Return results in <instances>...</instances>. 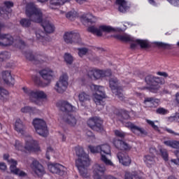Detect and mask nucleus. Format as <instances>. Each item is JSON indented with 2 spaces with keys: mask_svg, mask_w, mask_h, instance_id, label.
<instances>
[{
  "mask_svg": "<svg viewBox=\"0 0 179 179\" xmlns=\"http://www.w3.org/2000/svg\"><path fill=\"white\" fill-rule=\"evenodd\" d=\"M76 155L78 159L76 161V166L78 167L79 173L83 178H89L90 174L87 171V167L90 164L89 155L85 153L83 148L80 146L76 147Z\"/></svg>",
  "mask_w": 179,
  "mask_h": 179,
  "instance_id": "f257e3e1",
  "label": "nucleus"
},
{
  "mask_svg": "<svg viewBox=\"0 0 179 179\" xmlns=\"http://www.w3.org/2000/svg\"><path fill=\"white\" fill-rule=\"evenodd\" d=\"M22 90L24 93L28 96L29 100H31L32 103L37 104V106H43V101L41 100L47 99V94H45L44 91L40 90H30L27 87H22Z\"/></svg>",
  "mask_w": 179,
  "mask_h": 179,
  "instance_id": "f03ea898",
  "label": "nucleus"
},
{
  "mask_svg": "<svg viewBox=\"0 0 179 179\" xmlns=\"http://www.w3.org/2000/svg\"><path fill=\"white\" fill-rule=\"evenodd\" d=\"M25 13L31 22L35 23H41L43 22V12L41 9L37 8L33 3L27 5Z\"/></svg>",
  "mask_w": 179,
  "mask_h": 179,
  "instance_id": "7ed1b4c3",
  "label": "nucleus"
},
{
  "mask_svg": "<svg viewBox=\"0 0 179 179\" xmlns=\"http://www.w3.org/2000/svg\"><path fill=\"white\" fill-rule=\"evenodd\" d=\"M90 87L92 92H95L92 95V99L96 106H104V101H103L106 98L104 88L94 84H91Z\"/></svg>",
  "mask_w": 179,
  "mask_h": 179,
  "instance_id": "20e7f679",
  "label": "nucleus"
},
{
  "mask_svg": "<svg viewBox=\"0 0 179 179\" xmlns=\"http://www.w3.org/2000/svg\"><path fill=\"white\" fill-rule=\"evenodd\" d=\"M99 153L101 155V160L106 166L114 167V163L111 161V149L110 145L107 144L100 145Z\"/></svg>",
  "mask_w": 179,
  "mask_h": 179,
  "instance_id": "39448f33",
  "label": "nucleus"
},
{
  "mask_svg": "<svg viewBox=\"0 0 179 179\" xmlns=\"http://www.w3.org/2000/svg\"><path fill=\"white\" fill-rule=\"evenodd\" d=\"M88 31L96 34L98 37H101L103 36V31L104 33H111L112 31H122L120 28H114L107 25H101L99 27L92 26L88 27Z\"/></svg>",
  "mask_w": 179,
  "mask_h": 179,
  "instance_id": "423d86ee",
  "label": "nucleus"
},
{
  "mask_svg": "<svg viewBox=\"0 0 179 179\" xmlns=\"http://www.w3.org/2000/svg\"><path fill=\"white\" fill-rule=\"evenodd\" d=\"M109 86L114 94L118 97L121 101L124 100V94H122V90L124 85L120 84V82L116 78H112L109 80Z\"/></svg>",
  "mask_w": 179,
  "mask_h": 179,
  "instance_id": "0eeeda50",
  "label": "nucleus"
},
{
  "mask_svg": "<svg viewBox=\"0 0 179 179\" xmlns=\"http://www.w3.org/2000/svg\"><path fill=\"white\" fill-rule=\"evenodd\" d=\"M35 131L38 135L44 138L48 135V129H47V123L43 119H34L32 122Z\"/></svg>",
  "mask_w": 179,
  "mask_h": 179,
  "instance_id": "6e6552de",
  "label": "nucleus"
},
{
  "mask_svg": "<svg viewBox=\"0 0 179 179\" xmlns=\"http://www.w3.org/2000/svg\"><path fill=\"white\" fill-rule=\"evenodd\" d=\"M106 166L102 164H96L93 166V174L94 179H117L115 177L111 176L110 175H105L106 173Z\"/></svg>",
  "mask_w": 179,
  "mask_h": 179,
  "instance_id": "1a4fd4ad",
  "label": "nucleus"
},
{
  "mask_svg": "<svg viewBox=\"0 0 179 179\" xmlns=\"http://www.w3.org/2000/svg\"><path fill=\"white\" fill-rule=\"evenodd\" d=\"M147 85H149L152 92H157L160 89V85H164V80L161 78L148 76L145 78Z\"/></svg>",
  "mask_w": 179,
  "mask_h": 179,
  "instance_id": "9d476101",
  "label": "nucleus"
},
{
  "mask_svg": "<svg viewBox=\"0 0 179 179\" xmlns=\"http://www.w3.org/2000/svg\"><path fill=\"white\" fill-rule=\"evenodd\" d=\"M25 152H29V153L40 152V146L38 145V141L33 139L30 136H27L25 138Z\"/></svg>",
  "mask_w": 179,
  "mask_h": 179,
  "instance_id": "9b49d317",
  "label": "nucleus"
},
{
  "mask_svg": "<svg viewBox=\"0 0 179 179\" xmlns=\"http://www.w3.org/2000/svg\"><path fill=\"white\" fill-rule=\"evenodd\" d=\"M3 159L4 160H8V162L10 164V170L11 173H13V174H15L16 176H19V177H26V173L16 168L17 162L15 161L13 159H9V155H4Z\"/></svg>",
  "mask_w": 179,
  "mask_h": 179,
  "instance_id": "f8f14e48",
  "label": "nucleus"
},
{
  "mask_svg": "<svg viewBox=\"0 0 179 179\" xmlns=\"http://www.w3.org/2000/svg\"><path fill=\"white\" fill-rule=\"evenodd\" d=\"M68 74H63L60 76L59 81L56 83L55 86V90L57 93H64L68 87Z\"/></svg>",
  "mask_w": 179,
  "mask_h": 179,
  "instance_id": "ddd939ff",
  "label": "nucleus"
},
{
  "mask_svg": "<svg viewBox=\"0 0 179 179\" xmlns=\"http://www.w3.org/2000/svg\"><path fill=\"white\" fill-rule=\"evenodd\" d=\"M5 27V25L2 23H0V31ZM15 40L13 37L10 34H0V45L1 47H8V45H12Z\"/></svg>",
  "mask_w": 179,
  "mask_h": 179,
  "instance_id": "4468645a",
  "label": "nucleus"
},
{
  "mask_svg": "<svg viewBox=\"0 0 179 179\" xmlns=\"http://www.w3.org/2000/svg\"><path fill=\"white\" fill-rule=\"evenodd\" d=\"M59 121L67 124L69 127H76V124H78L76 117L69 113H62L59 117Z\"/></svg>",
  "mask_w": 179,
  "mask_h": 179,
  "instance_id": "2eb2a0df",
  "label": "nucleus"
},
{
  "mask_svg": "<svg viewBox=\"0 0 179 179\" xmlns=\"http://www.w3.org/2000/svg\"><path fill=\"white\" fill-rule=\"evenodd\" d=\"M32 172L38 177H43L45 174V169L44 166L37 160H34L30 165Z\"/></svg>",
  "mask_w": 179,
  "mask_h": 179,
  "instance_id": "dca6fc26",
  "label": "nucleus"
},
{
  "mask_svg": "<svg viewBox=\"0 0 179 179\" xmlns=\"http://www.w3.org/2000/svg\"><path fill=\"white\" fill-rule=\"evenodd\" d=\"M88 75L90 76L91 79L97 80L101 79V78H106V76H111V71H103L102 70L93 69L89 72Z\"/></svg>",
  "mask_w": 179,
  "mask_h": 179,
  "instance_id": "f3484780",
  "label": "nucleus"
},
{
  "mask_svg": "<svg viewBox=\"0 0 179 179\" xmlns=\"http://www.w3.org/2000/svg\"><path fill=\"white\" fill-rule=\"evenodd\" d=\"M48 170L53 174H59V176H64L66 172V168L59 164H50L48 166Z\"/></svg>",
  "mask_w": 179,
  "mask_h": 179,
  "instance_id": "a211bd4d",
  "label": "nucleus"
},
{
  "mask_svg": "<svg viewBox=\"0 0 179 179\" xmlns=\"http://www.w3.org/2000/svg\"><path fill=\"white\" fill-rule=\"evenodd\" d=\"M87 125L90 128L97 132L103 131V127L101 126V121L97 117H93L87 121Z\"/></svg>",
  "mask_w": 179,
  "mask_h": 179,
  "instance_id": "6ab92c4d",
  "label": "nucleus"
},
{
  "mask_svg": "<svg viewBox=\"0 0 179 179\" xmlns=\"http://www.w3.org/2000/svg\"><path fill=\"white\" fill-rule=\"evenodd\" d=\"M3 7L0 8V16L3 19H9V13L10 12V8L13 6V2L5 1Z\"/></svg>",
  "mask_w": 179,
  "mask_h": 179,
  "instance_id": "aec40b11",
  "label": "nucleus"
},
{
  "mask_svg": "<svg viewBox=\"0 0 179 179\" xmlns=\"http://www.w3.org/2000/svg\"><path fill=\"white\" fill-rule=\"evenodd\" d=\"M27 58L29 61H34L35 64H43V62H45L47 61V56L45 55L36 54L35 55L32 54H27Z\"/></svg>",
  "mask_w": 179,
  "mask_h": 179,
  "instance_id": "412c9836",
  "label": "nucleus"
},
{
  "mask_svg": "<svg viewBox=\"0 0 179 179\" xmlns=\"http://www.w3.org/2000/svg\"><path fill=\"white\" fill-rule=\"evenodd\" d=\"M41 76L46 80L47 85H50L52 79H54V71L50 69H45L40 72Z\"/></svg>",
  "mask_w": 179,
  "mask_h": 179,
  "instance_id": "4be33fe9",
  "label": "nucleus"
},
{
  "mask_svg": "<svg viewBox=\"0 0 179 179\" xmlns=\"http://www.w3.org/2000/svg\"><path fill=\"white\" fill-rule=\"evenodd\" d=\"M117 157L119 160V162L123 166H129L131 164V158L127 152H120L117 153Z\"/></svg>",
  "mask_w": 179,
  "mask_h": 179,
  "instance_id": "5701e85b",
  "label": "nucleus"
},
{
  "mask_svg": "<svg viewBox=\"0 0 179 179\" xmlns=\"http://www.w3.org/2000/svg\"><path fill=\"white\" fill-rule=\"evenodd\" d=\"M116 5L119 12L122 13H125L129 9L128 3L125 0H116Z\"/></svg>",
  "mask_w": 179,
  "mask_h": 179,
  "instance_id": "b1692460",
  "label": "nucleus"
},
{
  "mask_svg": "<svg viewBox=\"0 0 179 179\" xmlns=\"http://www.w3.org/2000/svg\"><path fill=\"white\" fill-rule=\"evenodd\" d=\"M80 19L85 25L87 24V23H95L96 22V17L92 14H84L80 17Z\"/></svg>",
  "mask_w": 179,
  "mask_h": 179,
  "instance_id": "393cba45",
  "label": "nucleus"
},
{
  "mask_svg": "<svg viewBox=\"0 0 179 179\" xmlns=\"http://www.w3.org/2000/svg\"><path fill=\"white\" fill-rule=\"evenodd\" d=\"M2 78L6 85H9V86H13L15 85V80L12 78L10 71H3L2 73Z\"/></svg>",
  "mask_w": 179,
  "mask_h": 179,
  "instance_id": "a878e982",
  "label": "nucleus"
},
{
  "mask_svg": "<svg viewBox=\"0 0 179 179\" xmlns=\"http://www.w3.org/2000/svg\"><path fill=\"white\" fill-rule=\"evenodd\" d=\"M78 97L80 104L83 106H85L86 103H88L91 100L90 95L85 92H80Z\"/></svg>",
  "mask_w": 179,
  "mask_h": 179,
  "instance_id": "bb28decb",
  "label": "nucleus"
},
{
  "mask_svg": "<svg viewBox=\"0 0 179 179\" xmlns=\"http://www.w3.org/2000/svg\"><path fill=\"white\" fill-rule=\"evenodd\" d=\"M115 148L117 149H120V150H130L131 146L128 145V143L121 141V140H115L113 142Z\"/></svg>",
  "mask_w": 179,
  "mask_h": 179,
  "instance_id": "cd10ccee",
  "label": "nucleus"
},
{
  "mask_svg": "<svg viewBox=\"0 0 179 179\" xmlns=\"http://www.w3.org/2000/svg\"><path fill=\"white\" fill-rule=\"evenodd\" d=\"M160 103V100L155 99L153 97L145 98L144 103L148 107H157Z\"/></svg>",
  "mask_w": 179,
  "mask_h": 179,
  "instance_id": "c85d7f7f",
  "label": "nucleus"
},
{
  "mask_svg": "<svg viewBox=\"0 0 179 179\" xmlns=\"http://www.w3.org/2000/svg\"><path fill=\"white\" fill-rule=\"evenodd\" d=\"M42 27H43L45 31L49 34L55 31V27L50 21L43 22Z\"/></svg>",
  "mask_w": 179,
  "mask_h": 179,
  "instance_id": "c756f323",
  "label": "nucleus"
},
{
  "mask_svg": "<svg viewBox=\"0 0 179 179\" xmlns=\"http://www.w3.org/2000/svg\"><path fill=\"white\" fill-rule=\"evenodd\" d=\"M15 130L20 134H24L26 132V126L23 124V122L20 119H17L15 123Z\"/></svg>",
  "mask_w": 179,
  "mask_h": 179,
  "instance_id": "7c9ffc66",
  "label": "nucleus"
},
{
  "mask_svg": "<svg viewBox=\"0 0 179 179\" xmlns=\"http://www.w3.org/2000/svg\"><path fill=\"white\" fill-rule=\"evenodd\" d=\"M60 110L62 111H68L69 113L71 111H75L76 108L75 106H72L69 102L64 101L62 102L60 106Z\"/></svg>",
  "mask_w": 179,
  "mask_h": 179,
  "instance_id": "2f4dec72",
  "label": "nucleus"
},
{
  "mask_svg": "<svg viewBox=\"0 0 179 179\" xmlns=\"http://www.w3.org/2000/svg\"><path fill=\"white\" fill-rule=\"evenodd\" d=\"M131 131L133 134H135V135H138V136H145V135H148V131H146L145 129L135 124Z\"/></svg>",
  "mask_w": 179,
  "mask_h": 179,
  "instance_id": "473e14b6",
  "label": "nucleus"
},
{
  "mask_svg": "<svg viewBox=\"0 0 179 179\" xmlns=\"http://www.w3.org/2000/svg\"><path fill=\"white\" fill-rule=\"evenodd\" d=\"M164 143L166 146H169L173 149H179V141H178L168 140L164 141Z\"/></svg>",
  "mask_w": 179,
  "mask_h": 179,
  "instance_id": "72a5a7b5",
  "label": "nucleus"
},
{
  "mask_svg": "<svg viewBox=\"0 0 179 179\" xmlns=\"http://www.w3.org/2000/svg\"><path fill=\"white\" fill-rule=\"evenodd\" d=\"M73 31L66 32L64 35V40L66 44H73L72 37L77 35H73Z\"/></svg>",
  "mask_w": 179,
  "mask_h": 179,
  "instance_id": "f704fd0d",
  "label": "nucleus"
},
{
  "mask_svg": "<svg viewBox=\"0 0 179 179\" xmlns=\"http://www.w3.org/2000/svg\"><path fill=\"white\" fill-rule=\"evenodd\" d=\"M143 161L148 167H150V166L155 164V157L150 155H145L143 157Z\"/></svg>",
  "mask_w": 179,
  "mask_h": 179,
  "instance_id": "c9c22d12",
  "label": "nucleus"
},
{
  "mask_svg": "<svg viewBox=\"0 0 179 179\" xmlns=\"http://www.w3.org/2000/svg\"><path fill=\"white\" fill-rule=\"evenodd\" d=\"M116 38H117V40H121V41H134V38L127 34L123 35H117Z\"/></svg>",
  "mask_w": 179,
  "mask_h": 179,
  "instance_id": "e433bc0d",
  "label": "nucleus"
},
{
  "mask_svg": "<svg viewBox=\"0 0 179 179\" xmlns=\"http://www.w3.org/2000/svg\"><path fill=\"white\" fill-rule=\"evenodd\" d=\"M22 113H29L30 114H37L38 110L36 108L25 106L21 109Z\"/></svg>",
  "mask_w": 179,
  "mask_h": 179,
  "instance_id": "4c0bfd02",
  "label": "nucleus"
},
{
  "mask_svg": "<svg viewBox=\"0 0 179 179\" xmlns=\"http://www.w3.org/2000/svg\"><path fill=\"white\" fill-rule=\"evenodd\" d=\"M36 36L38 41H41V43H44V41H45V33H44V31L38 30L36 32Z\"/></svg>",
  "mask_w": 179,
  "mask_h": 179,
  "instance_id": "58836bf2",
  "label": "nucleus"
},
{
  "mask_svg": "<svg viewBox=\"0 0 179 179\" xmlns=\"http://www.w3.org/2000/svg\"><path fill=\"white\" fill-rule=\"evenodd\" d=\"M73 35H76V36H72L73 44H80V43H82L80 34L78 32L73 31Z\"/></svg>",
  "mask_w": 179,
  "mask_h": 179,
  "instance_id": "ea45409f",
  "label": "nucleus"
},
{
  "mask_svg": "<svg viewBox=\"0 0 179 179\" xmlns=\"http://www.w3.org/2000/svg\"><path fill=\"white\" fill-rule=\"evenodd\" d=\"M64 61L68 65H72L73 64V56L69 53H65L64 56Z\"/></svg>",
  "mask_w": 179,
  "mask_h": 179,
  "instance_id": "a19ab883",
  "label": "nucleus"
},
{
  "mask_svg": "<svg viewBox=\"0 0 179 179\" xmlns=\"http://www.w3.org/2000/svg\"><path fill=\"white\" fill-rule=\"evenodd\" d=\"M87 136V142H96V137L94 136V134L90 131H87L85 134Z\"/></svg>",
  "mask_w": 179,
  "mask_h": 179,
  "instance_id": "79ce46f5",
  "label": "nucleus"
},
{
  "mask_svg": "<svg viewBox=\"0 0 179 179\" xmlns=\"http://www.w3.org/2000/svg\"><path fill=\"white\" fill-rule=\"evenodd\" d=\"M8 94H9V92L6 90L0 87V100H3V101H5V100H6V96H8Z\"/></svg>",
  "mask_w": 179,
  "mask_h": 179,
  "instance_id": "37998d69",
  "label": "nucleus"
},
{
  "mask_svg": "<svg viewBox=\"0 0 179 179\" xmlns=\"http://www.w3.org/2000/svg\"><path fill=\"white\" fill-rule=\"evenodd\" d=\"M154 44L157 45V47H159L160 48H171L172 45L169 43H166L163 42H155Z\"/></svg>",
  "mask_w": 179,
  "mask_h": 179,
  "instance_id": "c03bdc74",
  "label": "nucleus"
},
{
  "mask_svg": "<svg viewBox=\"0 0 179 179\" xmlns=\"http://www.w3.org/2000/svg\"><path fill=\"white\" fill-rule=\"evenodd\" d=\"M136 43H137V44H138L141 48H148L149 46V43H148V41L137 39Z\"/></svg>",
  "mask_w": 179,
  "mask_h": 179,
  "instance_id": "a18cd8bd",
  "label": "nucleus"
},
{
  "mask_svg": "<svg viewBox=\"0 0 179 179\" xmlns=\"http://www.w3.org/2000/svg\"><path fill=\"white\" fill-rule=\"evenodd\" d=\"M78 55L82 58V57H85V55H87L89 54V49L86 48H81L78 49Z\"/></svg>",
  "mask_w": 179,
  "mask_h": 179,
  "instance_id": "49530a36",
  "label": "nucleus"
},
{
  "mask_svg": "<svg viewBox=\"0 0 179 179\" xmlns=\"http://www.w3.org/2000/svg\"><path fill=\"white\" fill-rule=\"evenodd\" d=\"M10 58V53L8 52H3L0 53V62L5 61V59H9Z\"/></svg>",
  "mask_w": 179,
  "mask_h": 179,
  "instance_id": "de8ad7c7",
  "label": "nucleus"
},
{
  "mask_svg": "<svg viewBox=\"0 0 179 179\" xmlns=\"http://www.w3.org/2000/svg\"><path fill=\"white\" fill-rule=\"evenodd\" d=\"M20 23L22 27H29L31 24V21L29 19L23 18L20 20Z\"/></svg>",
  "mask_w": 179,
  "mask_h": 179,
  "instance_id": "09e8293b",
  "label": "nucleus"
},
{
  "mask_svg": "<svg viewBox=\"0 0 179 179\" xmlns=\"http://www.w3.org/2000/svg\"><path fill=\"white\" fill-rule=\"evenodd\" d=\"M67 1L68 0H51L50 5H55L56 6H58L59 5H64V3Z\"/></svg>",
  "mask_w": 179,
  "mask_h": 179,
  "instance_id": "8fccbe9b",
  "label": "nucleus"
},
{
  "mask_svg": "<svg viewBox=\"0 0 179 179\" xmlns=\"http://www.w3.org/2000/svg\"><path fill=\"white\" fill-rule=\"evenodd\" d=\"M157 114H159L160 115H166V114H169V110L164 108H158L156 110Z\"/></svg>",
  "mask_w": 179,
  "mask_h": 179,
  "instance_id": "3c124183",
  "label": "nucleus"
},
{
  "mask_svg": "<svg viewBox=\"0 0 179 179\" xmlns=\"http://www.w3.org/2000/svg\"><path fill=\"white\" fill-rule=\"evenodd\" d=\"M14 146H15V149H17V150H21V152L26 150L24 149V147L23 145H22V143H20V141H15V143Z\"/></svg>",
  "mask_w": 179,
  "mask_h": 179,
  "instance_id": "603ef678",
  "label": "nucleus"
},
{
  "mask_svg": "<svg viewBox=\"0 0 179 179\" xmlns=\"http://www.w3.org/2000/svg\"><path fill=\"white\" fill-rule=\"evenodd\" d=\"M89 149L92 153H99L100 152V145L94 147L93 145H89Z\"/></svg>",
  "mask_w": 179,
  "mask_h": 179,
  "instance_id": "864d4df0",
  "label": "nucleus"
},
{
  "mask_svg": "<svg viewBox=\"0 0 179 179\" xmlns=\"http://www.w3.org/2000/svg\"><path fill=\"white\" fill-rule=\"evenodd\" d=\"M162 156L163 157V159L167 162V160H169V152H167V150L166 149H161L160 150Z\"/></svg>",
  "mask_w": 179,
  "mask_h": 179,
  "instance_id": "5fc2aeb1",
  "label": "nucleus"
},
{
  "mask_svg": "<svg viewBox=\"0 0 179 179\" xmlns=\"http://www.w3.org/2000/svg\"><path fill=\"white\" fill-rule=\"evenodd\" d=\"M147 122L153 128V129H155V131H159V127L155 124V122L148 120Z\"/></svg>",
  "mask_w": 179,
  "mask_h": 179,
  "instance_id": "6e6d98bb",
  "label": "nucleus"
},
{
  "mask_svg": "<svg viewBox=\"0 0 179 179\" xmlns=\"http://www.w3.org/2000/svg\"><path fill=\"white\" fill-rule=\"evenodd\" d=\"M66 17L69 20H73V18L75 17V12L70 11L66 13Z\"/></svg>",
  "mask_w": 179,
  "mask_h": 179,
  "instance_id": "4d7b16f0",
  "label": "nucleus"
},
{
  "mask_svg": "<svg viewBox=\"0 0 179 179\" xmlns=\"http://www.w3.org/2000/svg\"><path fill=\"white\" fill-rule=\"evenodd\" d=\"M174 153L177 157V159H171V162L174 163V164H178V166H179V151H175Z\"/></svg>",
  "mask_w": 179,
  "mask_h": 179,
  "instance_id": "13d9d810",
  "label": "nucleus"
},
{
  "mask_svg": "<svg viewBox=\"0 0 179 179\" xmlns=\"http://www.w3.org/2000/svg\"><path fill=\"white\" fill-rule=\"evenodd\" d=\"M115 135L116 136H118L119 138H124L125 137V133H124L122 131H120V130H115Z\"/></svg>",
  "mask_w": 179,
  "mask_h": 179,
  "instance_id": "bf43d9fd",
  "label": "nucleus"
},
{
  "mask_svg": "<svg viewBox=\"0 0 179 179\" xmlns=\"http://www.w3.org/2000/svg\"><path fill=\"white\" fill-rule=\"evenodd\" d=\"M53 153H54V150L52 149V148L51 147L48 148L46 151V158L48 160H50V155H52Z\"/></svg>",
  "mask_w": 179,
  "mask_h": 179,
  "instance_id": "052dcab7",
  "label": "nucleus"
},
{
  "mask_svg": "<svg viewBox=\"0 0 179 179\" xmlns=\"http://www.w3.org/2000/svg\"><path fill=\"white\" fill-rule=\"evenodd\" d=\"M168 2L171 5H173V6H179V1L178 0H167Z\"/></svg>",
  "mask_w": 179,
  "mask_h": 179,
  "instance_id": "680f3d73",
  "label": "nucleus"
},
{
  "mask_svg": "<svg viewBox=\"0 0 179 179\" xmlns=\"http://www.w3.org/2000/svg\"><path fill=\"white\" fill-rule=\"evenodd\" d=\"M33 80L35 82L36 85H38L39 86L41 85V80H40V78H38V76H34Z\"/></svg>",
  "mask_w": 179,
  "mask_h": 179,
  "instance_id": "e2e57ef3",
  "label": "nucleus"
},
{
  "mask_svg": "<svg viewBox=\"0 0 179 179\" xmlns=\"http://www.w3.org/2000/svg\"><path fill=\"white\" fill-rule=\"evenodd\" d=\"M125 127H127V128H129L131 129V131H132V129H134V127L135 126V124H132L131 122H127L124 124Z\"/></svg>",
  "mask_w": 179,
  "mask_h": 179,
  "instance_id": "0e129e2a",
  "label": "nucleus"
},
{
  "mask_svg": "<svg viewBox=\"0 0 179 179\" xmlns=\"http://www.w3.org/2000/svg\"><path fill=\"white\" fill-rule=\"evenodd\" d=\"M7 169L6 164L3 162H0V170L1 171H5Z\"/></svg>",
  "mask_w": 179,
  "mask_h": 179,
  "instance_id": "69168bd1",
  "label": "nucleus"
},
{
  "mask_svg": "<svg viewBox=\"0 0 179 179\" xmlns=\"http://www.w3.org/2000/svg\"><path fill=\"white\" fill-rule=\"evenodd\" d=\"M157 75H159V76H164V78H167V76H169V74H167V73L162 71L157 72Z\"/></svg>",
  "mask_w": 179,
  "mask_h": 179,
  "instance_id": "338daca9",
  "label": "nucleus"
},
{
  "mask_svg": "<svg viewBox=\"0 0 179 179\" xmlns=\"http://www.w3.org/2000/svg\"><path fill=\"white\" fill-rule=\"evenodd\" d=\"M124 179H132V174L126 173Z\"/></svg>",
  "mask_w": 179,
  "mask_h": 179,
  "instance_id": "774afa93",
  "label": "nucleus"
}]
</instances>
